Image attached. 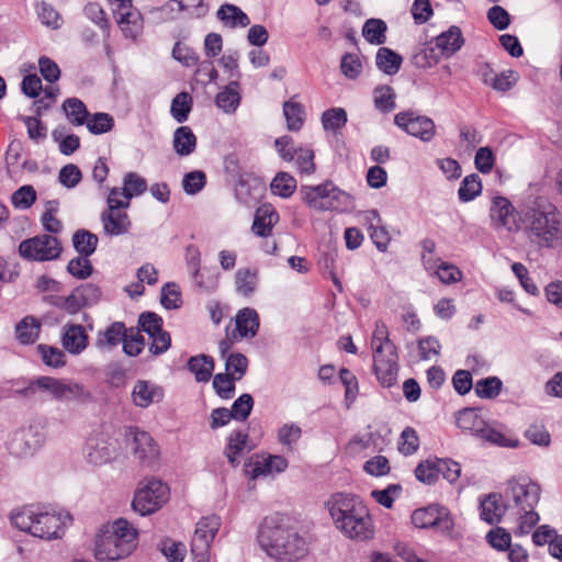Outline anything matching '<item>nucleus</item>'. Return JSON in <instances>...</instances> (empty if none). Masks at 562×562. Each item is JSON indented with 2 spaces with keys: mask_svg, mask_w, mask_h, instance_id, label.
Returning <instances> with one entry per match:
<instances>
[{
  "mask_svg": "<svg viewBox=\"0 0 562 562\" xmlns=\"http://www.w3.org/2000/svg\"><path fill=\"white\" fill-rule=\"evenodd\" d=\"M519 233L536 250H551L562 246V212L544 196L522 203Z\"/></svg>",
  "mask_w": 562,
  "mask_h": 562,
  "instance_id": "obj_1",
  "label": "nucleus"
},
{
  "mask_svg": "<svg viewBox=\"0 0 562 562\" xmlns=\"http://www.w3.org/2000/svg\"><path fill=\"white\" fill-rule=\"evenodd\" d=\"M257 540L262 551L278 562H296L308 552V542L290 517L276 514L259 526Z\"/></svg>",
  "mask_w": 562,
  "mask_h": 562,
  "instance_id": "obj_2",
  "label": "nucleus"
},
{
  "mask_svg": "<svg viewBox=\"0 0 562 562\" xmlns=\"http://www.w3.org/2000/svg\"><path fill=\"white\" fill-rule=\"evenodd\" d=\"M540 494V486L527 476H514L506 482L504 498L507 502V516L516 524L515 535H528L538 524L540 517L535 507Z\"/></svg>",
  "mask_w": 562,
  "mask_h": 562,
  "instance_id": "obj_3",
  "label": "nucleus"
},
{
  "mask_svg": "<svg viewBox=\"0 0 562 562\" xmlns=\"http://www.w3.org/2000/svg\"><path fill=\"white\" fill-rule=\"evenodd\" d=\"M335 527L347 538L367 540L373 536V525L364 503L349 493H335L326 502Z\"/></svg>",
  "mask_w": 562,
  "mask_h": 562,
  "instance_id": "obj_4",
  "label": "nucleus"
},
{
  "mask_svg": "<svg viewBox=\"0 0 562 562\" xmlns=\"http://www.w3.org/2000/svg\"><path fill=\"white\" fill-rule=\"evenodd\" d=\"M9 519L16 529L47 540L60 538L72 520L67 512H47L33 506L12 510Z\"/></svg>",
  "mask_w": 562,
  "mask_h": 562,
  "instance_id": "obj_5",
  "label": "nucleus"
},
{
  "mask_svg": "<svg viewBox=\"0 0 562 562\" xmlns=\"http://www.w3.org/2000/svg\"><path fill=\"white\" fill-rule=\"evenodd\" d=\"M137 531L130 522L120 518L111 530L102 531L95 540L94 555L99 561H115L130 555L136 548Z\"/></svg>",
  "mask_w": 562,
  "mask_h": 562,
  "instance_id": "obj_6",
  "label": "nucleus"
},
{
  "mask_svg": "<svg viewBox=\"0 0 562 562\" xmlns=\"http://www.w3.org/2000/svg\"><path fill=\"white\" fill-rule=\"evenodd\" d=\"M521 214L522 204L516 209L506 196L494 195L492 198L488 216L491 220V226L495 231L502 229L509 234H518Z\"/></svg>",
  "mask_w": 562,
  "mask_h": 562,
  "instance_id": "obj_7",
  "label": "nucleus"
},
{
  "mask_svg": "<svg viewBox=\"0 0 562 562\" xmlns=\"http://www.w3.org/2000/svg\"><path fill=\"white\" fill-rule=\"evenodd\" d=\"M169 497V488L160 480H147L134 495L133 509L142 516L158 510Z\"/></svg>",
  "mask_w": 562,
  "mask_h": 562,
  "instance_id": "obj_8",
  "label": "nucleus"
},
{
  "mask_svg": "<svg viewBox=\"0 0 562 562\" xmlns=\"http://www.w3.org/2000/svg\"><path fill=\"white\" fill-rule=\"evenodd\" d=\"M63 248L59 240L47 234L25 239L19 245L22 258L34 261H49L57 259Z\"/></svg>",
  "mask_w": 562,
  "mask_h": 562,
  "instance_id": "obj_9",
  "label": "nucleus"
},
{
  "mask_svg": "<svg viewBox=\"0 0 562 562\" xmlns=\"http://www.w3.org/2000/svg\"><path fill=\"white\" fill-rule=\"evenodd\" d=\"M373 369L383 387H391L397 382L398 356L394 344L376 345L373 353Z\"/></svg>",
  "mask_w": 562,
  "mask_h": 562,
  "instance_id": "obj_10",
  "label": "nucleus"
},
{
  "mask_svg": "<svg viewBox=\"0 0 562 562\" xmlns=\"http://www.w3.org/2000/svg\"><path fill=\"white\" fill-rule=\"evenodd\" d=\"M411 519L416 528H432L442 533L450 532L454 527V521L449 509L437 504L415 509Z\"/></svg>",
  "mask_w": 562,
  "mask_h": 562,
  "instance_id": "obj_11",
  "label": "nucleus"
},
{
  "mask_svg": "<svg viewBox=\"0 0 562 562\" xmlns=\"http://www.w3.org/2000/svg\"><path fill=\"white\" fill-rule=\"evenodd\" d=\"M394 123L408 135H412L424 143L430 142L436 135V125L434 121L430 117L419 115L414 111H405L395 114Z\"/></svg>",
  "mask_w": 562,
  "mask_h": 562,
  "instance_id": "obj_12",
  "label": "nucleus"
},
{
  "mask_svg": "<svg viewBox=\"0 0 562 562\" xmlns=\"http://www.w3.org/2000/svg\"><path fill=\"white\" fill-rule=\"evenodd\" d=\"M43 442V432L37 426L30 425L15 430L9 438L7 446L11 454L21 458L32 456Z\"/></svg>",
  "mask_w": 562,
  "mask_h": 562,
  "instance_id": "obj_13",
  "label": "nucleus"
},
{
  "mask_svg": "<svg viewBox=\"0 0 562 562\" xmlns=\"http://www.w3.org/2000/svg\"><path fill=\"white\" fill-rule=\"evenodd\" d=\"M116 23L124 36L135 40L142 32L140 12L132 4V0H111Z\"/></svg>",
  "mask_w": 562,
  "mask_h": 562,
  "instance_id": "obj_14",
  "label": "nucleus"
},
{
  "mask_svg": "<svg viewBox=\"0 0 562 562\" xmlns=\"http://www.w3.org/2000/svg\"><path fill=\"white\" fill-rule=\"evenodd\" d=\"M115 447L104 434H93L87 439L85 447L86 459L89 463L101 465L114 458Z\"/></svg>",
  "mask_w": 562,
  "mask_h": 562,
  "instance_id": "obj_15",
  "label": "nucleus"
},
{
  "mask_svg": "<svg viewBox=\"0 0 562 562\" xmlns=\"http://www.w3.org/2000/svg\"><path fill=\"white\" fill-rule=\"evenodd\" d=\"M221 527L216 515L203 517L198 524L191 540V552H210L211 543Z\"/></svg>",
  "mask_w": 562,
  "mask_h": 562,
  "instance_id": "obj_16",
  "label": "nucleus"
},
{
  "mask_svg": "<svg viewBox=\"0 0 562 562\" xmlns=\"http://www.w3.org/2000/svg\"><path fill=\"white\" fill-rule=\"evenodd\" d=\"M60 342L64 350L78 356L88 348L89 336L82 325L66 323L61 328Z\"/></svg>",
  "mask_w": 562,
  "mask_h": 562,
  "instance_id": "obj_17",
  "label": "nucleus"
},
{
  "mask_svg": "<svg viewBox=\"0 0 562 562\" xmlns=\"http://www.w3.org/2000/svg\"><path fill=\"white\" fill-rule=\"evenodd\" d=\"M331 181H326L318 186H303L300 189L303 201L312 209L317 211H328L327 201L335 190Z\"/></svg>",
  "mask_w": 562,
  "mask_h": 562,
  "instance_id": "obj_18",
  "label": "nucleus"
},
{
  "mask_svg": "<svg viewBox=\"0 0 562 562\" xmlns=\"http://www.w3.org/2000/svg\"><path fill=\"white\" fill-rule=\"evenodd\" d=\"M132 436L133 453L143 462H153L159 454V449L151 436L144 430L134 428L130 430Z\"/></svg>",
  "mask_w": 562,
  "mask_h": 562,
  "instance_id": "obj_19",
  "label": "nucleus"
},
{
  "mask_svg": "<svg viewBox=\"0 0 562 562\" xmlns=\"http://www.w3.org/2000/svg\"><path fill=\"white\" fill-rule=\"evenodd\" d=\"M63 380L42 375L29 382V384L18 390L16 392L24 397H33L37 393H48L53 398L57 400L60 396Z\"/></svg>",
  "mask_w": 562,
  "mask_h": 562,
  "instance_id": "obj_20",
  "label": "nucleus"
},
{
  "mask_svg": "<svg viewBox=\"0 0 562 562\" xmlns=\"http://www.w3.org/2000/svg\"><path fill=\"white\" fill-rule=\"evenodd\" d=\"M480 517L490 525L499 522L504 515H507V502L497 493H490L480 501Z\"/></svg>",
  "mask_w": 562,
  "mask_h": 562,
  "instance_id": "obj_21",
  "label": "nucleus"
},
{
  "mask_svg": "<svg viewBox=\"0 0 562 562\" xmlns=\"http://www.w3.org/2000/svg\"><path fill=\"white\" fill-rule=\"evenodd\" d=\"M103 232L108 236L125 235L130 232L132 222L125 211H106L101 213Z\"/></svg>",
  "mask_w": 562,
  "mask_h": 562,
  "instance_id": "obj_22",
  "label": "nucleus"
},
{
  "mask_svg": "<svg viewBox=\"0 0 562 562\" xmlns=\"http://www.w3.org/2000/svg\"><path fill=\"white\" fill-rule=\"evenodd\" d=\"M162 397V389L148 381H137L132 391L134 404L143 408L148 407L153 403L160 402Z\"/></svg>",
  "mask_w": 562,
  "mask_h": 562,
  "instance_id": "obj_23",
  "label": "nucleus"
},
{
  "mask_svg": "<svg viewBox=\"0 0 562 562\" xmlns=\"http://www.w3.org/2000/svg\"><path fill=\"white\" fill-rule=\"evenodd\" d=\"M434 42L440 54L449 58L462 47L464 38L460 27L453 25L435 37Z\"/></svg>",
  "mask_w": 562,
  "mask_h": 562,
  "instance_id": "obj_24",
  "label": "nucleus"
},
{
  "mask_svg": "<svg viewBox=\"0 0 562 562\" xmlns=\"http://www.w3.org/2000/svg\"><path fill=\"white\" fill-rule=\"evenodd\" d=\"M363 222L368 226L370 238L380 251H386L391 237L389 232L383 226L375 225L374 222L380 223L381 218L376 210H369L363 212Z\"/></svg>",
  "mask_w": 562,
  "mask_h": 562,
  "instance_id": "obj_25",
  "label": "nucleus"
},
{
  "mask_svg": "<svg viewBox=\"0 0 562 562\" xmlns=\"http://www.w3.org/2000/svg\"><path fill=\"white\" fill-rule=\"evenodd\" d=\"M278 221V212L271 205H263L256 211L251 231L257 236L268 237Z\"/></svg>",
  "mask_w": 562,
  "mask_h": 562,
  "instance_id": "obj_26",
  "label": "nucleus"
},
{
  "mask_svg": "<svg viewBox=\"0 0 562 562\" xmlns=\"http://www.w3.org/2000/svg\"><path fill=\"white\" fill-rule=\"evenodd\" d=\"M236 331L240 338H254L259 329V315L256 310L244 307L235 316Z\"/></svg>",
  "mask_w": 562,
  "mask_h": 562,
  "instance_id": "obj_27",
  "label": "nucleus"
},
{
  "mask_svg": "<svg viewBox=\"0 0 562 562\" xmlns=\"http://www.w3.org/2000/svg\"><path fill=\"white\" fill-rule=\"evenodd\" d=\"M248 434L241 430H234L228 436V442L225 448V456L233 467L238 465V458L240 456L251 450V447L248 445Z\"/></svg>",
  "mask_w": 562,
  "mask_h": 562,
  "instance_id": "obj_28",
  "label": "nucleus"
},
{
  "mask_svg": "<svg viewBox=\"0 0 562 562\" xmlns=\"http://www.w3.org/2000/svg\"><path fill=\"white\" fill-rule=\"evenodd\" d=\"M456 423L460 429L470 431L479 438L487 425L476 408H464L460 411L457 415Z\"/></svg>",
  "mask_w": 562,
  "mask_h": 562,
  "instance_id": "obj_29",
  "label": "nucleus"
},
{
  "mask_svg": "<svg viewBox=\"0 0 562 562\" xmlns=\"http://www.w3.org/2000/svg\"><path fill=\"white\" fill-rule=\"evenodd\" d=\"M128 329L122 322H114L108 326L103 331H99L95 345L98 348H113L123 341L127 336Z\"/></svg>",
  "mask_w": 562,
  "mask_h": 562,
  "instance_id": "obj_30",
  "label": "nucleus"
},
{
  "mask_svg": "<svg viewBox=\"0 0 562 562\" xmlns=\"http://www.w3.org/2000/svg\"><path fill=\"white\" fill-rule=\"evenodd\" d=\"M41 322L34 316H25L15 325V337L22 345H32L41 331Z\"/></svg>",
  "mask_w": 562,
  "mask_h": 562,
  "instance_id": "obj_31",
  "label": "nucleus"
},
{
  "mask_svg": "<svg viewBox=\"0 0 562 562\" xmlns=\"http://www.w3.org/2000/svg\"><path fill=\"white\" fill-rule=\"evenodd\" d=\"M187 367L198 382H207L214 371V360L211 356L198 355L189 358Z\"/></svg>",
  "mask_w": 562,
  "mask_h": 562,
  "instance_id": "obj_32",
  "label": "nucleus"
},
{
  "mask_svg": "<svg viewBox=\"0 0 562 562\" xmlns=\"http://www.w3.org/2000/svg\"><path fill=\"white\" fill-rule=\"evenodd\" d=\"M61 109L74 126H82L90 115L86 104L78 98H68L63 102Z\"/></svg>",
  "mask_w": 562,
  "mask_h": 562,
  "instance_id": "obj_33",
  "label": "nucleus"
},
{
  "mask_svg": "<svg viewBox=\"0 0 562 562\" xmlns=\"http://www.w3.org/2000/svg\"><path fill=\"white\" fill-rule=\"evenodd\" d=\"M172 144L179 156H189L195 150L196 136L189 126H180L173 133Z\"/></svg>",
  "mask_w": 562,
  "mask_h": 562,
  "instance_id": "obj_34",
  "label": "nucleus"
},
{
  "mask_svg": "<svg viewBox=\"0 0 562 562\" xmlns=\"http://www.w3.org/2000/svg\"><path fill=\"white\" fill-rule=\"evenodd\" d=\"M403 58L387 47L379 48L376 53V67L386 75H395L402 65Z\"/></svg>",
  "mask_w": 562,
  "mask_h": 562,
  "instance_id": "obj_35",
  "label": "nucleus"
},
{
  "mask_svg": "<svg viewBox=\"0 0 562 562\" xmlns=\"http://www.w3.org/2000/svg\"><path fill=\"white\" fill-rule=\"evenodd\" d=\"M283 114L289 131L297 132L302 128L305 121V110L301 103L293 101V99L285 101Z\"/></svg>",
  "mask_w": 562,
  "mask_h": 562,
  "instance_id": "obj_36",
  "label": "nucleus"
},
{
  "mask_svg": "<svg viewBox=\"0 0 562 562\" xmlns=\"http://www.w3.org/2000/svg\"><path fill=\"white\" fill-rule=\"evenodd\" d=\"M99 238L87 229H78L72 236V244L76 251L89 258L97 249Z\"/></svg>",
  "mask_w": 562,
  "mask_h": 562,
  "instance_id": "obj_37",
  "label": "nucleus"
},
{
  "mask_svg": "<svg viewBox=\"0 0 562 562\" xmlns=\"http://www.w3.org/2000/svg\"><path fill=\"white\" fill-rule=\"evenodd\" d=\"M217 18L229 27H245L250 23L247 14L234 4L222 5L217 11Z\"/></svg>",
  "mask_w": 562,
  "mask_h": 562,
  "instance_id": "obj_38",
  "label": "nucleus"
},
{
  "mask_svg": "<svg viewBox=\"0 0 562 562\" xmlns=\"http://www.w3.org/2000/svg\"><path fill=\"white\" fill-rule=\"evenodd\" d=\"M58 401H76L80 404H86L92 401V394L80 383L65 382L63 380Z\"/></svg>",
  "mask_w": 562,
  "mask_h": 562,
  "instance_id": "obj_39",
  "label": "nucleus"
},
{
  "mask_svg": "<svg viewBox=\"0 0 562 562\" xmlns=\"http://www.w3.org/2000/svg\"><path fill=\"white\" fill-rule=\"evenodd\" d=\"M215 102L216 105L225 113H234L240 103V94L237 91V83L233 82L218 92Z\"/></svg>",
  "mask_w": 562,
  "mask_h": 562,
  "instance_id": "obj_40",
  "label": "nucleus"
},
{
  "mask_svg": "<svg viewBox=\"0 0 562 562\" xmlns=\"http://www.w3.org/2000/svg\"><path fill=\"white\" fill-rule=\"evenodd\" d=\"M288 460L283 456H269L262 462H257L252 469V477L259 475L281 473L288 468Z\"/></svg>",
  "mask_w": 562,
  "mask_h": 562,
  "instance_id": "obj_41",
  "label": "nucleus"
},
{
  "mask_svg": "<svg viewBox=\"0 0 562 562\" xmlns=\"http://www.w3.org/2000/svg\"><path fill=\"white\" fill-rule=\"evenodd\" d=\"M386 23L380 19H369L362 27V36L371 44L381 45L385 42Z\"/></svg>",
  "mask_w": 562,
  "mask_h": 562,
  "instance_id": "obj_42",
  "label": "nucleus"
},
{
  "mask_svg": "<svg viewBox=\"0 0 562 562\" xmlns=\"http://www.w3.org/2000/svg\"><path fill=\"white\" fill-rule=\"evenodd\" d=\"M37 16L42 24L52 29L58 30L63 25V18L60 13L48 2L40 1L35 5Z\"/></svg>",
  "mask_w": 562,
  "mask_h": 562,
  "instance_id": "obj_43",
  "label": "nucleus"
},
{
  "mask_svg": "<svg viewBox=\"0 0 562 562\" xmlns=\"http://www.w3.org/2000/svg\"><path fill=\"white\" fill-rule=\"evenodd\" d=\"M270 189L276 195L289 198L296 190V180L290 173L281 171L272 179Z\"/></svg>",
  "mask_w": 562,
  "mask_h": 562,
  "instance_id": "obj_44",
  "label": "nucleus"
},
{
  "mask_svg": "<svg viewBox=\"0 0 562 562\" xmlns=\"http://www.w3.org/2000/svg\"><path fill=\"white\" fill-rule=\"evenodd\" d=\"M85 125L91 134L101 135L113 130L114 119L109 113L97 112L89 115Z\"/></svg>",
  "mask_w": 562,
  "mask_h": 562,
  "instance_id": "obj_45",
  "label": "nucleus"
},
{
  "mask_svg": "<svg viewBox=\"0 0 562 562\" xmlns=\"http://www.w3.org/2000/svg\"><path fill=\"white\" fill-rule=\"evenodd\" d=\"M192 108V98L188 92H180L178 93L172 102L170 112L172 117L178 123H183L188 120L189 113Z\"/></svg>",
  "mask_w": 562,
  "mask_h": 562,
  "instance_id": "obj_46",
  "label": "nucleus"
},
{
  "mask_svg": "<svg viewBox=\"0 0 562 562\" xmlns=\"http://www.w3.org/2000/svg\"><path fill=\"white\" fill-rule=\"evenodd\" d=\"M481 439L504 448H517L520 442L517 438L507 436L499 429L486 425Z\"/></svg>",
  "mask_w": 562,
  "mask_h": 562,
  "instance_id": "obj_47",
  "label": "nucleus"
},
{
  "mask_svg": "<svg viewBox=\"0 0 562 562\" xmlns=\"http://www.w3.org/2000/svg\"><path fill=\"white\" fill-rule=\"evenodd\" d=\"M482 191L480 177L475 173L467 176L458 190L460 201L470 202L474 200Z\"/></svg>",
  "mask_w": 562,
  "mask_h": 562,
  "instance_id": "obj_48",
  "label": "nucleus"
},
{
  "mask_svg": "<svg viewBox=\"0 0 562 562\" xmlns=\"http://www.w3.org/2000/svg\"><path fill=\"white\" fill-rule=\"evenodd\" d=\"M120 189L132 200L147 190V182L136 172H127L123 178V187Z\"/></svg>",
  "mask_w": 562,
  "mask_h": 562,
  "instance_id": "obj_49",
  "label": "nucleus"
},
{
  "mask_svg": "<svg viewBox=\"0 0 562 562\" xmlns=\"http://www.w3.org/2000/svg\"><path fill=\"white\" fill-rule=\"evenodd\" d=\"M503 387V382L497 376H488L481 379L475 383V394L480 398H494L496 397Z\"/></svg>",
  "mask_w": 562,
  "mask_h": 562,
  "instance_id": "obj_50",
  "label": "nucleus"
},
{
  "mask_svg": "<svg viewBox=\"0 0 562 562\" xmlns=\"http://www.w3.org/2000/svg\"><path fill=\"white\" fill-rule=\"evenodd\" d=\"M257 272L250 269H239L236 272V290L244 296H248L257 288Z\"/></svg>",
  "mask_w": 562,
  "mask_h": 562,
  "instance_id": "obj_51",
  "label": "nucleus"
},
{
  "mask_svg": "<svg viewBox=\"0 0 562 562\" xmlns=\"http://www.w3.org/2000/svg\"><path fill=\"white\" fill-rule=\"evenodd\" d=\"M374 105L383 113L395 109V92L390 86H379L374 89Z\"/></svg>",
  "mask_w": 562,
  "mask_h": 562,
  "instance_id": "obj_52",
  "label": "nucleus"
},
{
  "mask_svg": "<svg viewBox=\"0 0 562 562\" xmlns=\"http://www.w3.org/2000/svg\"><path fill=\"white\" fill-rule=\"evenodd\" d=\"M37 351L41 355L42 361L47 366L52 368H61L66 364V356L64 350L47 346V345H38Z\"/></svg>",
  "mask_w": 562,
  "mask_h": 562,
  "instance_id": "obj_53",
  "label": "nucleus"
},
{
  "mask_svg": "<svg viewBox=\"0 0 562 562\" xmlns=\"http://www.w3.org/2000/svg\"><path fill=\"white\" fill-rule=\"evenodd\" d=\"M302 436V429L294 423L284 424L278 430V440L285 446L289 451H293Z\"/></svg>",
  "mask_w": 562,
  "mask_h": 562,
  "instance_id": "obj_54",
  "label": "nucleus"
},
{
  "mask_svg": "<svg viewBox=\"0 0 562 562\" xmlns=\"http://www.w3.org/2000/svg\"><path fill=\"white\" fill-rule=\"evenodd\" d=\"M248 368V359L240 352H234L225 359V369L231 376L238 381L245 375Z\"/></svg>",
  "mask_w": 562,
  "mask_h": 562,
  "instance_id": "obj_55",
  "label": "nucleus"
},
{
  "mask_svg": "<svg viewBox=\"0 0 562 562\" xmlns=\"http://www.w3.org/2000/svg\"><path fill=\"white\" fill-rule=\"evenodd\" d=\"M36 201V191L30 186L25 184L20 187L11 196V202L14 207L20 210L30 209Z\"/></svg>",
  "mask_w": 562,
  "mask_h": 562,
  "instance_id": "obj_56",
  "label": "nucleus"
},
{
  "mask_svg": "<svg viewBox=\"0 0 562 562\" xmlns=\"http://www.w3.org/2000/svg\"><path fill=\"white\" fill-rule=\"evenodd\" d=\"M235 381L228 373H217L213 378V387L216 394L223 400H229L235 392Z\"/></svg>",
  "mask_w": 562,
  "mask_h": 562,
  "instance_id": "obj_57",
  "label": "nucleus"
},
{
  "mask_svg": "<svg viewBox=\"0 0 562 562\" xmlns=\"http://www.w3.org/2000/svg\"><path fill=\"white\" fill-rule=\"evenodd\" d=\"M347 123V113L342 108H333L322 114V124L326 131H337Z\"/></svg>",
  "mask_w": 562,
  "mask_h": 562,
  "instance_id": "obj_58",
  "label": "nucleus"
},
{
  "mask_svg": "<svg viewBox=\"0 0 562 562\" xmlns=\"http://www.w3.org/2000/svg\"><path fill=\"white\" fill-rule=\"evenodd\" d=\"M254 407V398L250 394L244 393L237 397L229 409L233 418L237 422H244L248 418Z\"/></svg>",
  "mask_w": 562,
  "mask_h": 562,
  "instance_id": "obj_59",
  "label": "nucleus"
},
{
  "mask_svg": "<svg viewBox=\"0 0 562 562\" xmlns=\"http://www.w3.org/2000/svg\"><path fill=\"white\" fill-rule=\"evenodd\" d=\"M419 448V438L417 432L412 427H406L398 439V451L403 456H412Z\"/></svg>",
  "mask_w": 562,
  "mask_h": 562,
  "instance_id": "obj_60",
  "label": "nucleus"
},
{
  "mask_svg": "<svg viewBox=\"0 0 562 562\" xmlns=\"http://www.w3.org/2000/svg\"><path fill=\"white\" fill-rule=\"evenodd\" d=\"M122 344L123 351L130 357H135L142 352L145 340L138 329L130 328Z\"/></svg>",
  "mask_w": 562,
  "mask_h": 562,
  "instance_id": "obj_61",
  "label": "nucleus"
},
{
  "mask_svg": "<svg viewBox=\"0 0 562 562\" xmlns=\"http://www.w3.org/2000/svg\"><path fill=\"white\" fill-rule=\"evenodd\" d=\"M437 474H441L449 483L458 481L461 474V465L451 459H436Z\"/></svg>",
  "mask_w": 562,
  "mask_h": 562,
  "instance_id": "obj_62",
  "label": "nucleus"
},
{
  "mask_svg": "<svg viewBox=\"0 0 562 562\" xmlns=\"http://www.w3.org/2000/svg\"><path fill=\"white\" fill-rule=\"evenodd\" d=\"M206 183V176L203 171L195 170L184 175L182 187L187 194L194 195L199 193Z\"/></svg>",
  "mask_w": 562,
  "mask_h": 562,
  "instance_id": "obj_63",
  "label": "nucleus"
},
{
  "mask_svg": "<svg viewBox=\"0 0 562 562\" xmlns=\"http://www.w3.org/2000/svg\"><path fill=\"white\" fill-rule=\"evenodd\" d=\"M92 265L89 258L78 256L71 259L67 265V271L77 279H87L92 273Z\"/></svg>",
  "mask_w": 562,
  "mask_h": 562,
  "instance_id": "obj_64",
  "label": "nucleus"
}]
</instances>
